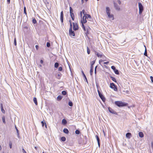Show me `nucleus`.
<instances>
[{"label":"nucleus","instance_id":"1","mask_svg":"<svg viewBox=\"0 0 153 153\" xmlns=\"http://www.w3.org/2000/svg\"><path fill=\"white\" fill-rule=\"evenodd\" d=\"M106 13L109 18L111 19L112 20L114 19V16L113 14H110V10L108 7H106Z\"/></svg>","mask_w":153,"mask_h":153},{"label":"nucleus","instance_id":"2","mask_svg":"<svg viewBox=\"0 0 153 153\" xmlns=\"http://www.w3.org/2000/svg\"><path fill=\"white\" fill-rule=\"evenodd\" d=\"M116 105L119 107H123L127 105V103H125L121 101H117L115 102Z\"/></svg>","mask_w":153,"mask_h":153},{"label":"nucleus","instance_id":"3","mask_svg":"<svg viewBox=\"0 0 153 153\" xmlns=\"http://www.w3.org/2000/svg\"><path fill=\"white\" fill-rule=\"evenodd\" d=\"M138 4L139 8V14L141 15L143 10V7L141 3L138 2Z\"/></svg>","mask_w":153,"mask_h":153},{"label":"nucleus","instance_id":"4","mask_svg":"<svg viewBox=\"0 0 153 153\" xmlns=\"http://www.w3.org/2000/svg\"><path fill=\"white\" fill-rule=\"evenodd\" d=\"M98 93L99 95L100 98L104 102L105 101V98L104 96L102 95V94L98 90Z\"/></svg>","mask_w":153,"mask_h":153},{"label":"nucleus","instance_id":"5","mask_svg":"<svg viewBox=\"0 0 153 153\" xmlns=\"http://www.w3.org/2000/svg\"><path fill=\"white\" fill-rule=\"evenodd\" d=\"M110 87L112 89H114V90L115 91H117V88L116 86L113 83H110Z\"/></svg>","mask_w":153,"mask_h":153},{"label":"nucleus","instance_id":"6","mask_svg":"<svg viewBox=\"0 0 153 153\" xmlns=\"http://www.w3.org/2000/svg\"><path fill=\"white\" fill-rule=\"evenodd\" d=\"M113 3L114 4V7L115 9L117 10H120V8L117 4L114 1H113Z\"/></svg>","mask_w":153,"mask_h":153},{"label":"nucleus","instance_id":"7","mask_svg":"<svg viewBox=\"0 0 153 153\" xmlns=\"http://www.w3.org/2000/svg\"><path fill=\"white\" fill-rule=\"evenodd\" d=\"M108 109L110 113L115 114H117V112L110 107H108Z\"/></svg>","mask_w":153,"mask_h":153},{"label":"nucleus","instance_id":"8","mask_svg":"<svg viewBox=\"0 0 153 153\" xmlns=\"http://www.w3.org/2000/svg\"><path fill=\"white\" fill-rule=\"evenodd\" d=\"M86 18H87L86 16H83L82 19L81 20V23L82 24L85 23L87 22V20H86Z\"/></svg>","mask_w":153,"mask_h":153},{"label":"nucleus","instance_id":"9","mask_svg":"<svg viewBox=\"0 0 153 153\" xmlns=\"http://www.w3.org/2000/svg\"><path fill=\"white\" fill-rule=\"evenodd\" d=\"M73 28L74 30H76L78 29V26L77 24L73 23Z\"/></svg>","mask_w":153,"mask_h":153},{"label":"nucleus","instance_id":"10","mask_svg":"<svg viewBox=\"0 0 153 153\" xmlns=\"http://www.w3.org/2000/svg\"><path fill=\"white\" fill-rule=\"evenodd\" d=\"M69 35L70 36H74L75 33L72 29L69 30Z\"/></svg>","mask_w":153,"mask_h":153},{"label":"nucleus","instance_id":"11","mask_svg":"<svg viewBox=\"0 0 153 153\" xmlns=\"http://www.w3.org/2000/svg\"><path fill=\"white\" fill-rule=\"evenodd\" d=\"M60 20L62 23L63 22V11H62L60 13Z\"/></svg>","mask_w":153,"mask_h":153},{"label":"nucleus","instance_id":"12","mask_svg":"<svg viewBox=\"0 0 153 153\" xmlns=\"http://www.w3.org/2000/svg\"><path fill=\"white\" fill-rule=\"evenodd\" d=\"M95 54H96L97 55L98 57L101 58L104 56V55L102 53H100L96 52H95Z\"/></svg>","mask_w":153,"mask_h":153},{"label":"nucleus","instance_id":"13","mask_svg":"<svg viewBox=\"0 0 153 153\" xmlns=\"http://www.w3.org/2000/svg\"><path fill=\"white\" fill-rule=\"evenodd\" d=\"M1 112L3 114H4L5 113V111L4 109L3 106V104L2 103L1 104Z\"/></svg>","mask_w":153,"mask_h":153},{"label":"nucleus","instance_id":"14","mask_svg":"<svg viewBox=\"0 0 153 153\" xmlns=\"http://www.w3.org/2000/svg\"><path fill=\"white\" fill-rule=\"evenodd\" d=\"M131 136V134L130 133H127L126 134V137L130 138Z\"/></svg>","mask_w":153,"mask_h":153},{"label":"nucleus","instance_id":"15","mask_svg":"<svg viewBox=\"0 0 153 153\" xmlns=\"http://www.w3.org/2000/svg\"><path fill=\"white\" fill-rule=\"evenodd\" d=\"M63 132L66 134H68L69 133V131L68 129L66 128H65L63 130Z\"/></svg>","mask_w":153,"mask_h":153},{"label":"nucleus","instance_id":"16","mask_svg":"<svg viewBox=\"0 0 153 153\" xmlns=\"http://www.w3.org/2000/svg\"><path fill=\"white\" fill-rule=\"evenodd\" d=\"M33 101L36 105H37L38 104L37 99L36 97H34L33 98Z\"/></svg>","mask_w":153,"mask_h":153},{"label":"nucleus","instance_id":"17","mask_svg":"<svg viewBox=\"0 0 153 153\" xmlns=\"http://www.w3.org/2000/svg\"><path fill=\"white\" fill-rule=\"evenodd\" d=\"M139 136L140 137H144L143 133L142 132H140L139 133Z\"/></svg>","mask_w":153,"mask_h":153},{"label":"nucleus","instance_id":"18","mask_svg":"<svg viewBox=\"0 0 153 153\" xmlns=\"http://www.w3.org/2000/svg\"><path fill=\"white\" fill-rule=\"evenodd\" d=\"M62 97L61 95H59L57 97V100L58 101H60L62 99Z\"/></svg>","mask_w":153,"mask_h":153},{"label":"nucleus","instance_id":"19","mask_svg":"<svg viewBox=\"0 0 153 153\" xmlns=\"http://www.w3.org/2000/svg\"><path fill=\"white\" fill-rule=\"evenodd\" d=\"M82 75L85 78V80H86V81L87 82V83H88V80H87V78L85 75V74H84L83 72V71H82Z\"/></svg>","mask_w":153,"mask_h":153},{"label":"nucleus","instance_id":"20","mask_svg":"<svg viewBox=\"0 0 153 153\" xmlns=\"http://www.w3.org/2000/svg\"><path fill=\"white\" fill-rule=\"evenodd\" d=\"M110 78L111 79V80L112 81H114V82H117L116 80L114 77H113L112 76H110Z\"/></svg>","mask_w":153,"mask_h":153},{"label":"nucleus","instance_id":"21","mask_svg":"<svg viewBox=\"0 0 153 153\" xmlns=\"http://www.w3.org/2000/svg\"><path fill=\"white\" fill-rule=\"evenodd\" d=\"M2 120L3 123L5 124L6 123V122H5V119L4 116H3L2 117Z\"/></svg>","mask_w":153,"mask_h":153},{"label":"nucleus","instance_id":"22","mask_svg":"<svg viewBox=\"0 0 153 153\" xmlns=\"http://www.w3.org/2000/svg\"><path fill=\"white\" fill-rule=\"evenodd\" d=\"M61 74L60 73L58 74L56 76V78L58 79H59L61 76Z\"/></svg>","mask_w":153,"mask_h":153},{"label":"nucleus","instance_id":"23","mask_svg":"<svg viewBox=\"0 0 153 153\" xmlns=\"http://www.w3.org/2000/svg\"><path fill=\"white\" fill-rule=\"evenodd\" d=\"M73 20H74V15L73 13L70 14Z\"/></svg>","mask_w":153,"mask_h":153},{"label":"nucleus","instance_id":"24","mask_svg":"<svg viewBox=\"0 0 153 153\" xmlns=\"http://www.w3.org/2000/svg\"><path fill=\"white\" fill-rule=\"evenodd\" d=\"M59 64L58 62H56L54 64V67L57 68L59 66Z\"/></svg>","mask_w":153,"mask_h":153},{"label":"nucleus","instance_id":"25","mask_svg":"<svg viewBox=\"0 0 153 153\" xmlns=\"http://www.w3.org/2000/svg\"><path fill=\"white\" fill-rule=\"evenodd\" d=\"M62 123H63L64 124H65L67 123V121L65 119H63L62 120Z\"/></svg>","mask_w":153,"mask_h":153},{"label":"nucleus","instance_id":"26","mask_svg":"<svg viewBox=\"0 0 153 153\" xmlns=\"http://www.w3.org/2000/svg\"><path fill=\"white\" fill-rule=\"evenodd\" d=\"M144 46L145 48V51L144 53V55H145V56H147V51H146V48L145 46Z\"/></svg>","mask_w":153,"mask_h":153},{"label":"nucleus","instance_id":"27","mask_svg":"<svg viewBox=\"0 0 153 153\" xmlns=\"http://www.w3.org/2000/svg\"><path fill=\"white\" fill-rule=\"evenodd\" d=\"M62 94L63 95H65L67 94V92L65 91H63L62 92Z\"/></svg>","mask_w":153,"mask_h":153},{"label":"nucleus","instance_id":"28","mask_svg":"<svg viewBox=\"0 0 153 153\" xmlns=\"http://www.w3.org/2000/svg\"><path fill=\"white\" fill-rule=\"evenodd\" d=\"M114 72L116 74H119V72L118 71V70L117 69H116L114 71Z\"/></svg>","mask_w":153,"mask_h":153},{"label":"nucleus","instance_id":"29","mask_svg":"<svg viewBox=\"0 0 153 153\" xmlns=\"http://www.w3.org/2000/svg\"><path fill=\"white\" fill-rule=\"evenodd\" d=\"M61 140L62 141H65L66 140V138L64 137H62L61 138Z\"/></svg>","mask_w":153,"mask_h":153},{"label":"nucleus","instance_id":"30","mask_svg":"<svg viewBox=\"0 0 153 153\" xmlns=\"http://www.w3.org/2000/svg\"><path fill=\"white\" fill-rule=\"evenodd\" d=\"M70 14L73 13V10L71 7H70Z\"/></svg>","mask_w":153,"mask_h":153},{"label":"nucleus","instance_id":"31","mask_svg":"<svg viewBox=\"0 0 153 153\" xmlns=\"http://www.w3.org/2000/svg\"><path fill=\"white\" fill-rule=\"evenodd\" d=\"M75 133L76 134H80V132L78 130H76L75 131Z\"/></svg>","mask_w":153,"mask_h":153},{"label":"nucleus","instance_id":"32","mask_svg":"<svg viewBox=\"0 0 153 153\" xmlns=\"http://www.w3.org/2000/svg\"><path fill=\"white\" fill-rule=\"evenodd\" d=\"M87 52L88 54H90V50L88 47H87Z\"/></svg>","mask_w":153,"mask_h":153},{"label":"nucleus","instance_id":"33","mask_svg":"<svg viewBox=\"0 0 153 153\" xmlns=\"http://www.w3.org/2000/svg\"><path fill=\"white\" fill-rule=\"evenodd\" d=\"M85 16H86L87 17V18H86V19H87V18H91V16L89 15V14H86V15Z\"/></svg>","mask_w":153,"mask_h":153},{"label":"nucleus","instance_id":"34","mask_svg":"<svg viewBox=\"0 0 153 153\" xmlns=\"http://www.w3.org/2000/svg\"><path fill=\"white\" fill-rule=\"evenodd\" d=\"M68 105L70 106H73V103L72 102L70 101L68 102Z\"/></svg>","mask_w":153,"mask_h":153},{"label":"nucleus","instance_id":"35","mask_svg":"<svg viewBox=\"0 0 153 153\" xmlns=\"http://www.w3.org/2000/svg\"><path fill=\"white\" fill-rule=\"evenodd\" d=\"M15 128L16 129V131H17V135L18 136H19V131L18 130V129L17 128L16 126H15Z\"/></svg>","mask_w":153,"mask_h":153},{"label":"nucleus","instance_id":"36","mask_svg":"<svg viewBox=\"0 0 153 153\" xmlns=\"http://www.w3.org/2000/svg\"><path fill=\"white\" fill-rule=\"evenodd\" d=\"M32 21L33 23L34 24H36V20L35 18H34L33 19Z\"/></svg>","mask_w":153,"mask_h":153},{"label":"nucleus","instance_id":"37","mask_svg":"<svg viewBox=\"0 0 153 153\" xmlns=\"http://www.w3.org/2000/svg\"><path fill=\"white\" fill-rule=\"evenodd\" d=\"M14 45L15 46L16 45V38H15L14 40Z\"/></svg>","mask_w":153,"mask_h":153},{"label":"nucleus","instance_id":"38","mask_svg":"<svg viewBox=\"0 0 153 153\" xmlns=\"http://www.w3.org/2000/svg\"><path fill=\"white\" fill-rule=\"evenodd\" d=\"M69 22H70V27L69 28V30H71V29H72V25L71 23V20H70L69 21Z\"/></svg>","mask_w":153,"mask_h":153},{"label":"nucleus","instance_id":"39","mask_svg":"<svg viewBox=\"0 0 153 153\" xmlns=\"http://www.w3.org/2000/svg\"><path fill=\"white\" fill-rule=\"evenodd\" d=\"M95 63V60H93V61H91V65H93Z\"/></svg>","mask_w":153,"mask_h":153},{"label":"nucleus","instance_id":"40","mask_svg":"<svg viewBox=\"0 0 153 153\" xmlns=\"http://www.w3.org/2000/svg\"><path fill=\"white\" fill-rule=\"evenodd\" d=\"M111 68L114 71V70L116 69L115 67L114 66H111Z\"/></svg>","mask_w":153,"mask_h":153},{"label":"nucleus","instance_id":"41","mask_svg":"<svg viewBox=\"0 0 153 153\" xmlns=\"http://www.w3.org/2000/svg\"><path fill=\"white\" fill-rule=\"evenodd\" d=\"M46 46L48 47H49L50 46V44L49 42H47L46 44Z\"/></svg>","mask_w":153,"mask_h":153},{"label":"nucleus","instance_id":"42","mask_svg":"<svg viewBox=\"0 0 153 153\" xmlns=\"http://www.w3.org/2000/svg\"><path fill=\"white\" fill-rule=\"evenodd\" d=\"M93 71V69H91L90 70V74L91 76L92 75V73Z\"/></svg>","mask_w":153,"mask_h":153},{"label":"nucleus","instance_id":"43","mask_svg":"<svg viewBox=\"0 0 153 153\" xmlns=\"http://www.w3.org/2000/svg\"><path fill=\"white\" fill-rule=\"evenodd\" d=\"M82 12V13H83L85 16L86 15V14L85 11L84 10H83Z\"/></svg>","mask_w":153,"mask_h":153},{"label":"nucleus","instance_id":"44","mask_svg":"<svg viewBox=\"0 0 153 153\" xmlns=\"http://www.w3.org/2000/svg\"><path fill=\"white\" fill-rule=\"evenodd\" d=\"M97 66H96L95 68V70H94V73L95 74H96V73H97Z\"/></svg>","mask_w":153,"mask_h":153},{"label":"nucleus","instance_id":"45","mask_svg":"<svg viewBox=\"0 0 153 153\" xmlns=\"http://www.w3.org/2000/svg\"><path fill=\"white\" fill-rule=\"evenodd\" d=\"M96 137L97 140V142H99L100 141V139L99 138V137L98 136L96 135Z\"/></svg>","mask_w":153,"mask_h":153},{"label":"nucleus","instance_id":"46","mask_svg":"<svg viewBox=\"0 0 153 153\" xmlns=\"http://www.w3.org/2000/svg\"><path fill=\"white\" fill-rule=\"evenodd\" d=\"M62 70V67H59L58 69V70L59 71H61Z\"/></svg>","mask_w":153,"mask_h":153},{"label":"nucleus","instance_id":"47","mask_svg":"<svg viewBox=\"0 0 153 153\" xmlns=\"http://www.w3.org/2000/svg\"><path fill=\"white\" fill-rule=\"evenodd\" d=\"M79 15L81 17V18H82V11L80 12Z\"/></svg>","mask_w":153,"mask_h":153},{"label":"nucleus","instance_id":"48","mask_svg":"<svg viewBox=\"0 0 153 153\" xmlns=\"http://www.w3.org/2000/svg\"><path fill=\"white\" fill-rule=\"evenodd\" d=\"M150 79H151L152 82L153 83V77H152V76H151L150 77Z\"/></svg>","mask_w":153,"mask_h":153},{"label":"nucleus","instance_id":"49","mask_svg":"<svg viewBox=\"0 0 153 153\" xmlns=\"http://www.w3.org/2000/svg\"><path fill=\"white\" fill-rule=\"evenodd\" d=\"M41 123L42 124V126L43 127L44 126V123L43 121H42Z\"/></svg>","mask_w":153,"mask_h":153},{"label":"nucleus","instance_id":"50","mask_svg":"<svg viewBox=\"0 0 153 153\" xmlns=\"http://www.w3.org/2000/svg\"><path fill=\"white\" fill-rule=\"evenodd\" d=\"M35 47L36 50H38L39 48V46L38 45H36L35 46Z\"/></svg>","mask_w":153,"mask_h":153},{"label":"nucleus","instance_id":"51","mask_svg":"<svg viewBox=\"0 0 153 153\" xmlns=\"http://www.w3.org/2000/svg\"><path fill=\"white\" fill-rule=\"evenodd\" d=\"M23 152V153H27L25 151L24 149H22Z\"/></svg>","mask_w":153,"mask_h":153},{"label":"nucleus","instance_id":"52","mask_svg":"<svg viewBox=\"0 0 153 153\" xmlns=\"http://www.w3.org/2000/svg\"><path fill=\"white\" fill-rule=\"evenodd\" d=\"M24 13L26 15V16H27L26 10H24Z\"/></svg>","mask_w":153,"mask_h":153},{"label":"nucleus","instance_id":"53","mask_svg":"<svg viewBox=\"0 0 153 153\" xmlns=\"http://www.w3.org/2000/svg\"><path fill=\"white\" fill-rule=\"evenodd\" d=\"M12 144L11 143H10V149L12 148Z\"/></svg>","mask_w":153,"mask_h":153},{"label":"nucleus","instance_id":"54","mask_svg":"<svg viewBox=\"0 0 153 153\" xmlns=\"http://www.w3.org/2000/svg\"><path fill=\"white\" fill-rule=\"evenodd\" d=\"M91 69H93V66L92 65H91Z\"/></svg>","mask_w":153,"mask_h":153},{"label":"nucleus","instance_id":"55","mask_svg":"<svg viewBox=\"0 0 153 153\" xmlns=\"http://www.w3.org/2000/svg\"><path fill=\"white\" fill-rule=\"evenodd\" d=\"M88 34V30L85 33V34L86 36H87Z\"/></svg>","mask_w":153,"mask_h":153},{"label":"nucleus","instance_id":"56","mask_svg":"<svg viewBox=\"0 0 153 153\" xmlns=\"http://www.w3.org/2000/svg\"><path fill=\"white\" fill-rule=\"evenodd\" d=\"M108 63H109V62H104V64L107 65V64H108Z\"/></svg>","mask_w":153,"mask_h":153},{"label":"nucleus","instance_id":"57","mask_svg":"<svg viewBox=\"0 0 153 153\" xmlns=\"http://www.w3.org/2000/svg\"><path fill=\"white\" fill-rule=\"evenodd\" d=\"M84 23L82 24V26L83 28H85V26L83 24Z\"/></svg>","mask_w":153,"mask_h":153},{"label":"nucleus","instance_id":"58","mask_svg":"<svg viewBox=\"0 0 153 153\" xmlns=\"http://www.w3.org/2000/svg\"><path fill=\"white\" fill-rule=\"evenodd\" d=\"M40 62L41 64H42L43 63V61L42 60H41Z\"/></svg>","mask_w":153,"mask_h":153},{"label":"nucleus","instance_id":"59","mask_svg":"<svg viewBox=\"0 0 153 153\" xmlns=\"http://www.w3.org/2000/svg\"><path fill=\"white\" fill-rule=\"evenodd\" d=\"M118 4H121V2L120 1V0H119V1H118Z\"/></svg>","mask_w":153,"mask_h":153},{"label":"nucleus","instance_id":"60","mask_svg":"<svg viewBox=\"0 0 153 153\" xmlns=\"http://www.w3.org/2000/svg\"><path fill=\"white\" fill-rule=\"evenodd\" d=\"M7 2L8 4H9L10 3V0H7Z\"/></svg>","mask_w":153,"mask_h":153},{"label":"nucleus","instance_id":"61","mask_svg":"<svg viewBox=\"0 0 153 153\" xmlns=\"http://www.w3.org/2000/svg\"><path fill=\"white\" fill-rule=\"evenodd\" d=\"M45 126L46 128H47V125L45 123Z\"/></svg>","mask_w":153,"mask_h":153},{"label":"nucleus","instance_id":"62","mask_svg":"<svg viewBox=\"0 0 153 153\" xmlns=\"http://www.w3.org/2000/svg\"><path fill=\"white\" fill-rule=\"evenodd\" d=\"M98 142V145L99 146H100V141L99 142Z\"/></svg>","mask_w":153,"mask_h":153},{"label":"nucleus","instance_id":"63","mask_svg":"<svg viewBox=\"0 0 153 153\" xmlns=\"http://www.w3.org/2000/svg\"><path fill=\"white\" fill-rule=\"evenodd\" d=\"M24 10H26V8L25 7H24Z\"/></svg>","mask_w":153,"mask_h":153},{"label":"nucleus","instance_id":"64","mask_svg":"<svg viewBox=\"0 0 153 153\" xmlns=\"http://www.w3.org/2000/svg\"><path fill=\"white\" fill-rule=\"evenodd\" d=\"M35 149L36 150H37V147H35Z\"/></svg>","mask_w":153,"mask_h":153}]
</instances>
